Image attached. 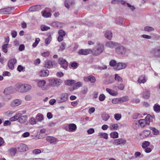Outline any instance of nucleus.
<instances>
[{
  "label": "nucleus",
  "instance_id": "obj_38",
  "mask_svg": "<svg viewBox=\"0 0 160 160\" xmlns=\"http://www.w3.org/2000/svg\"><path fill=\"white\" fill-rule=\"evenodd\" d=\"M99 135L100 136V138H103L105 139H107L108 138V134L104 132H100L99 133Z\"/></svg>",
  "mask_w": 160,
  "mask_h": 160
},
{
  "label": "nucleus",
  "instance_id": "obj_64",
  "mask_svg": "<svg viewBox=\"0 0 160 160\" xmlns=\"http://www.w3.org/2000/svg\"><path fill=\"white\" fill-rule=\"evenodd\" d=\"M126 4H127V6L128 7L130 8V9L132 11H133L135 9V8L133 6L131 5L129 3L126 2Z\"/></svg>",
  "mask_w": 160,
  "mask_h": 160
},
{
  "label": "nucleus",
  "instance_id": "obj_39",
  "mask_svg": "<svg viewBox=\"0 0 160 160\" xmlns=\"http://www.w3.org/2000/svg\"><path fill=\"white\" fill-rule=\"evenodd\" d=\"M150 144V142L148 141H144L142 142V147L143 148H147L149 145Z\"/></svg>",
  "mask_w": 160,
  "mask_h": 160
},
{
  "label": "nucleus",
  "instance_id": "obj_35",
  "mask_svg": "<svg viewBox=\"0 0 160 160\" xmlns=\"http://www.w3.org/2000/svg\"><path fill=\"white\" fill-rule=\"evenodd\" d=\"M46 83V82L45 80H41L38 82L37 85L39 87L42 88L45 85Z\"/></svg>",
  "mask_w": 160,
  "mask_h": 160
},
{
  "label": "nucleus",
  "instance_id": "obj_26",
  "mask_svg": "<svg viewBox=\"0 0 160 160\" xmlns=\"http://www.w3.org/2000/svg\"><path fill=\"white\" fill-rule=\"evenodd\" d=\"M68 128L70 131L73 132L76 130L77 126L74 123L70 124L68 126Z\"/></svg>",
  "mask_w": 160,
  "mask_h": 160
},
{
  "label": "nucleus",
  "instance_id": "obj_50",
  "mask_svg": "<svg viewBox=\"0 0 160 160\" xmlns=\"http://www.w3.org/2000/svg\"><path fill=\"white\" fill-rule=\"evenodd\" d=\"M118 128V125L117 124H114L111 126L110 128L112 130H117Z\"/></svg>",
  "mask_w": 160,
  "mask_h": 160
},
{
  "label": "nucleus",
  "instance_id": "obj_17",
  "mask_svg": "<svg viewBox=\"0 0 160 160\" xmlns=\"http://www.w3.org/2000/svg\"><path fill=\"white\" fill-rule=\"evenodd\" d=\"M20 117H19L18 119V122L21 123H24L27 120L28 117L26 115L22 116L21 113Z\"/></svg>",
  "mask_w": 160,
  "mask_h": 160
},
{
  "label": "nucleus",
  "instance_id": "obj_33",
  "mask_svg": "<svg viewBox=\"0 0 160 160\" xmlns=\"http://www.w3.org/2000/svg\"><path fill=\"white\" fill-rule=\"evenodd\" d=\"M42 16L45 18H48L51 16V14L50 12H46V11L41 12Z\"/></svg>",
  "mask_w": 160,
  "mask_h": 160
},
{
  "label": "nucleus",
  "instance_id": "obj_47",
  "mask_svg": "<svg viewBox=\"0 0 160 160\" xmlns=\"http://www.w3.org/2000/svg\"><path fill=\"white\" fill-rule=\"evenodd\" d=\"M114 79L118 81V82H122V78L120 77L119 76L118 74H115Z\"/></svg>",
  "mask_w": 160,
  "mask_h": 160
},
{
  "label": "nucleus",
  "instance_id": "obj_37",
  "mask_svg": "<svg viewBox=\"0 0 160 160\" xmlns=\"http://www.w3.org/2000/svg\"><path fill=\"white\" fill-rule=\"evenodd\" d=\"M117 63L116 61L114 59H112L109 62V65L112 67H114L116 66H117Z\"/></svg>",
  "mask_w": 160,
  "mask_h": 160
},
{
  "label": "nucleus",
  "instance_id": "obj_46",
  "mask_svg": "<svg viewBox=\"0 0 160 160\" xmlns=\"http://www.w3.org/2000/svg\"><path fill=\"white\" fill-rule=\"evenodd\" d=\"M120 103H122L127 101L128 100V97L127 96H125L121 98H119Z\"/></svg>",
  "mask_w": 160,
  "mask_h": 160
},
{
  "label": "nucleus",
  "instance_id": "obj_22",
  "mask_svg": "<svg viewBox=\"0 0 160 160\" xmlns=\"http://www.w3.org/2000/svg\"><path fill=\"white\" fill-rule=\"evenodd\" d=\"M49 73V71H40L38 75L41 77H46L48 76Z\"/></svg>",
  "mask_w": 160,
  "mask_h": 160
},
{
  "label": "nucleus",
  "instance_id": "obj_41",
  "mask_svg": "<svg viewBox=\"0 0 160 160\" xmlns=\"http://www.w3.org/2000/svg\"><path fill=\"white\" fill-rule=\"evenodd\" d=\"M110 116L108 114L106 113H103L102 115V119L105 121H107L109 118Z\"/></svg>",
  "mask_w": 160,
  "mask_h": 160
},
{
  "label": "nucleus",
  "instance_id": "obj_6",
  "mask_svg": "<svg viewBox=\"0 0 160 160\" xmlns=\"http://www.w3.org/2000/svg\"><path fill=\"white\" fill-rule=\"evenodd\" d=\"M116 48V52L118 55H124L126 52V49L122 45H118Z\"/></svg>",
  "mask_w": 160,
  "mask_h": 160
},
{
  "label": "nucleus",
  "instance_id": "obj_49",
  "mask_svg": "<svg viewBox=\"0 0 160 160\" xmlns=\"http://www.w3.org/2000/svg\"><path fill=\"white\" fill-rule=\"evenodd\" d=\"M41 30L42 31H45L48 30L50 29V28L45 25H42L41 26Z\"/></svg>",
  "mask_w": 160,
  "mask_h": 160
},
{
  "label": "nucleus",
  "instance_id": "obj_10",
  "mask_svg": "<svg viewBox=\"0 0 160 160\" xmlns=\"http://www.w3.org/2000/svg\"><path fill=\"white\" fill-rule=\"evenodd\" d=\"M92 50L90 49H81L78 51V53L81 55H87L92 53Z\"/></svg>",
  "mask_w": 160,
  "mask_h": 160
},
{
  "label": "nucleus",
  "instance_id": "obj_8",
  "mask_svg": "<svg viewBox=\"0 0 160 160\" xmlns=\"http://www.w3.org/2000/svg\"><path fill=\"white\" fill-rule=\"evenodd\" d=\"M58 62L60 65L61 67L64 69H67L68 66V62L64 59L62 58H60L58 59Z\"/></svg>",
  "mask_w": 160,
  "mask_h": 160
},
{
  "label": "nucleus",
  "instance_id": "obj_53",
  "mask_svg": "<svg viewBox=\"0 0 160 160\" xmlns=\"http://www.w3.org/2000/svg\"><path fill=\"white\" fill-rule=\"evenodd\" d=\"M40 39L38 38H36L35 39V42L33 44L32 46L34 47H35L38 44L40 41Z\"/></svg>",
  "mask_w": 160,
  "mask_h": 160
},
{
  "label": "nucleus",
  "instance_id": "obj_62",
  "mask_svg": "<svg viewBox=\"0 0 160 160\" xmlns=\"http://www.w3.org/2000/svg\"><path fill=\"white\" fill-rule=\"evenodd\" d=\"M49 54L50 53L48 51L42 53L41 54V55L44 57H48Z\"/></svg>",
  "mask_w": 160,
  "mask_h": 160
},
{
  "label": "nucleus",
  "instance_id": "obj_5",
  "mask_svg": "<svg viewBox=\"0 0 160 160\" xmlns=\"http://www.w3.org/2000/svg\"><path fill=\"white\" fill-rule=\"evenodd\" d=\"M150 53L153 57L160 58V46L152 48Z\"/></svg>",
  "mask_w": 160,
  "mask_h": 160
},
{
  "label": "nucleus",
  "instance_id": "obj_2",
  "mask_svg": "<svg viewBox=\"0 0 160 160\" xmlns=\"http://www.w3.org/2000/svg\"><path fill=\"white\" fill-rule=\"evenodd\" d=\"M48 81V85L52 87H58L62 82V81L61 79L56 78H51Z\"/></svg>",
  "mask_w": 160,
  "mask_h": 160
},
{
  "label": "nucleus",
  "instance_id": "obj_52",
  "mask_svg": "<svg viewBox=\"0 0 160 160\" xmlns=\"http://www.w3.org/2000/svg\"><path fill=\"white\" fill-rule=\"evenodd\" d=\"M66 46V44L65 42H62L61 45L60 46V50L62 51H63L65 49Z\"/></svg>",
  "mask_w": 160,
  "mask_h": 160
},
{
  "label": "nucleus",
  "instance_id": "obj_20",
  "mask_svg": "<svg viewBox=\"0 0 160 160\" xmlns=\"http://www.w3.org/2000/svg\"><path fill=\"white\" fill-rule=\"evenodd\" d=\"M22 101L20 99H16L13 100L12 102L11 105L12 107H15L20 105Z\"/></svg>",
  "mask_w": 160,
  "mask_h": 160
},
{
  "label": "nucleus",
  "instance_id": "obj_19",
  "mask_svg": "<svg viewBox=\"0 0 160 160\" xmlns=\"http://www.w3.org/2000/svg\"><path fill=\"white\" fill-rule=\"evenodd\" d=\"M127 67V64L124 63L119 62L117 63V69L118 70L124 69Z\"/></svg>",
  "mask_w": 160,
  "mask_h": 160
},
{
  "label": "nucleus",
  "instance_id": "obj_12",
  "mask_svg": "<svg viewBox=\"0 0 160 160\" xmlns=\"http://www.w3.org/2000/svg\"><path fill=\"white\" fill-rule=\"evenodd\" d=\"M12 8H13V7H8L4 8L0 10V13L2 14H8L11 12Z\"/></svg>",
  "mask_w": 160,
  "mask_h": 160
},
{
  "label": "nucleus",
  "instance_id": "obj_32",
  "mask_svg": "<svg viewBox=\"0 0 160 160\" xmlns=\"http://www.w3.org/2000/svg\"><path fill=\"white\" fill-rule=\"evenodd\" d=\"M105 37L109 40L112 39V33L111 31H107L105 33Z\"/></svg>",
  "mask_w": 160,
  "mask_h": 160
},
{
  "label": "nucleus",
  "instance_id": "obj_27",
  "mask_svg": "<svg viewBox=\"0 0 160 160\" xmlns=\"http://www.w3.org/2000/svg\"><path fill=\"white\" fill-rule=\"evenodd\" d=\"M151 115L149 114H148L145 118V120H146V124L149 125L150 122H152L153 120L151 119Z\"/></svg>",
  "mask_w": 160,
  "mask_h": 160
},
{
  "label": "nucleus",
  "instance_id": "obj_42",
  "mask_svg": "<svg viewBox=\"0 0 160 160\" xmlns=\"http://www.w3.org/2000/svg\"><path fill=\"white\" fill-rule=\"evenodd\" d=\"M11 154L14 155L17 152V149L16 148H12L9 150Z\"/></svg>",
  "mask_w": 160,
  "mask_h": 160
},
{
  "label": "nucleus",
  "instance_id": "obj_16",
  "mask_svg": "<svg viewBox=\"0 0 160 160\" xmlns=\"http://www.w3.org/2000/svg\"><path fill=\"white\" fill-rule=\"evenodd\" d=\"M46 140L50 143L53 144H55L58 141L57 138L51 136L48 137H47Z\"/></svg>",
  "mask_w": 160,
  "mask_h": 160
},
{
  "label": "nucleus",
  "instance_id": "obj_60",
  "mask_svg": "<svg viewBox=\"0 0 160 160\" xmlns=\"http://www.w3.org/2000/svg\"><path fill=\"white\" fill-rule=\"evenodd\" d=\"M8 64L10 69L12 70L14 68V64H12V62H10L8 61Z\"/></svg>",
  "mask_w": 160,
  "mask_h": 160
},
{
  "label": "nucleus",
  "instance_id": "obj_24",
  "mask_svg": "<svg viewBox=\"0 0 160 160\" xmlns=\"http://www.w3.org/2000/svg\"><path fill=\"white\" fill-rule=\"evenodd\" d=\"M138 81L139 83H145L146 82V80L145 79V75H143L140 76Z\"/></svg>",
  "mask_w": 160,
  "mask_h": 160
},
{
  "label": "nucleus",
  "instance_id": "obj_31",
  "mask_svg": "<svg viewBox=\"0 0 160 160\" xmlns=\"http://www.w3.org/2000/svg\"><path fill=\"white\" fill-rule=\"evenodd\" d=\"M110 134L111 138H116L118 137V133L116 132H112Z\"/></svg>",
  "mask_w": 160,
  "mask_h": 160
},
{
  "label": "nucleus",
  "instance_id": "obj_58",
  "mask_svg": "<svg viewBox=\"0 0 160 160\" xmlns=\"http://www.w3.org/2000/svg\"><path fill=\"white\" fill-rule=\"evenodd\" d=\"M65 84L67 86H72L71 80H67L65 81Z\"/></svg>",
  "mask_w": 160,
  "mask_h": 160
},
{
  "label": "nucleus",
  "instance_id": "obj_43",
  "mask_svg": "<svg viewBox=\"0 0 160 160\" xmlns=\"http://www.w3.org/2000/svg\"><path fill=\"white\" fill-rule=\"evenodd\" d=\"M154 30V29L153 28L149 26L145 27L144 28V30L147 32L153 31Z\"/></svg>",
  "mask_w": 160,
  "mask_h": 160
},
{
  "label": "nucleus",
  "instance_id": "obj_34",
  "mask_svg": "<svg viewBox=\"0 0 160 160\" xmlns=\"http://www.w3.org/2000/svg\"><path fill=\"white\" fill-rule=\"evenodd\" d=\"M36 119L38 121H41L43 119V117L42 114L40 113L38 114L36 117Z\"/></svg>",
  "mask_w": 160,
  "mask_h": 160
},
{
  "label": "nucleus",
  "instance_id": "obj_28",
  "mask_svg": "<svg viewBox=\"0 0 160 160\" xmlns=\"http://www.w3.org/2000/svg\"><path fill=\"white\" fill-rule=\"evenodd\" d=\"M153 109L156 112H160V105L158 103L155 104L153 106Z\"/></svg>",
  "mask_w": 160,
  "mask_h": 160
},
{
  "label": "nucleus",
  "instance_id": "obj_44",
  "mask_svg": "<svg viewBox=\"0 0 160 160\" xmlns=\"http://www.w3.org/2000/svg\"><path fill=\"white\" fill-rule=\"evenodd\" d=\"M8 44H5L2 47V50L5 53H7L8 52Z\"/></svg>",
  "mask_w": 160,
  "mask_h": 160
},
{
  "label": "nucleus",
  "instance_id": "obj_9",
  "mask_svg": "<svg viewBox=\"0 0 160 160\" xmlns=\"http://www.w3.org/2000/svg\"><path fill=\"white\" fill-rule=\"evenodd\" d=\"M16 147L17 149L20 152H25L28 149L27 146L26 145L21 143L17 144Z\"/></svg>",
  "mask_w": 160,
  "mask_h": 160
},
{
  "label": "nucleus",
  "instance_id": "obj_25",
  "mask_svg": "<svg viewBox=\"0 0 160 160\" xmlns=\"http://www.w3.org/2000/svg\"><path fill=\"white\" fill-rule=\"evenodd\" d=\"M111 3L114 4H118L121 3L123 5H125L126 2L123 0H113L112 1Z\"/></svg>",
  "mask_w": 160,
  "mask_h": 160
},
{
  "label": "nucleus",
  "instance_id": "obj_48",
  "mask_svg": "<svg viewBox=\"0 0 160 160\" xmlns=\"http://www.w3.org/2000/svg\"><path fill=\"white\" fill-rule=\"evenodd\" d=\"M138 122L141 126L144 127L145 126V123L146 124V120L144 119H140L139 120Z\"/></svg>",
  "mask_w": 160,
  "mask_h": 160
},
{
  "label": "nucleus",
  "instance_id": "obj_7",
  "mask_svg": "<svg viewBox=\"0 0 160 160\" xmlns=\"http://www.w3.org/2000/svg\"><path fill=\"white\" fill-rule=\"evenodd\" d=\"M68 98V95L67 93H62L57 98V100L58 103H62L66 101Z\"/></svg>",
  "mask_w": 160,
  "mask_h": 160
},
{
  "label": "nucleus",
  "instance_id": "obj_18",
  "mask_svg": "<svg viewBox=\"0 0 160 160\" xmlns=\"http://www.w3.org/2000/svg\"><path fill=\"white\" fill-rule=\"evenodd\" d=\"M41 9V6L40 5H37L31 7L29 8V10L31 12L38 11Z\"/></svg>",
  "mask_w": 160,
  "mask_h": 160
},
{
  "label": "nucleus",
  "instance_id": "obj_3",
  "mask_svg": "<svg viewBox=\"0 0 160 160\" xmlns=\"http://www.w3.org/2000/svg\"><path fill=\"white\" fill-rule=\"evenodd\" d=\"M97 45L93 50V53L95 55L97 56L101 54L103 51L104 46L99 42L97 43Z\"/></svg>",
  "mask_w": 160,
  "mask_h": 160
},
{
  "label": "nucleus",
  "instance_id": "obj_40",
  "mask_svg": "<svg viewBox=\"0 0 160 160\" xmlns=\"http://www.w3.org/2000/svg\"><path fill=\"white\" fill-rule=\"evenodd\" d=\"M52 37L50 34H49L48 38L46 39L45 40V45L47 46L50 42L51 41Z\"/></svg>",
  "mask_w": 160,
  "mask_h": 160
},
{
  "label": "nucleus",
  "instance_id": "obj_29",
  "mask_svg": "<svg viewBox=\"0 0 160 160\" xmlns=\"http://www.w3.org/2000/svg\"><path fill=\"white\" fill-rule=\"evenodd\" d=\"M151 132L149 130H145L142 132L141 134L144 136L143 138H145L148 137L150 134Z\"/></svg>",
  "mask_w": 160,
  "mask_h": 160
},
{
  "label": "nucleus",
  "instance_id": "obj_14",
  "mask_svg": "<svg viewBox=\"0 0 160 160\" xmlns=\"http://www.w3.org/2000/svg\"><path fill=\"white\" fill-rule=\"evenodd\" d=\"M75 3L74 0H65L64 4L65 7L68 9L70 8V6L73 5Z\"/></svg>",
  "mask_w": 160,
  "mask_h": 160
},
{
  "label": "nucleus",
  "instance_id": "obj_13",
  "mask_svg": "<svg viewBox=\"0 0 160 160\" xmlns=\"http://www.w3.org/2000/svg\"><path fill=\"white\" fill-rule=\"evenodd\" d=\"M142 98L145 99H148L150 96V91L148 89H145L143 90L142 93Z\"/></svg>",
  "mask_w": 160,
  "mask_h": 160
},
{
  "label": "nucleus",
  "instance_id": "obj_1",
  "mask_svg": "<svg viewBox=\"0 0 160 160\" xmlns=\"http://www.w3.org/2000/svg\"><path fill=\"white\" fill-rule=\"evenodd\" d=\"M16 90L19 92H24L29 91L31 89V86L28 84H23L18 83L16 84Z\"/></svg>",
  "mask_w": 160,
  "mask_h": 160
},
{
  "label": "nucleus",
  "instance_id": "obj_63",
  "mask_svg": "<svg viewBox=\"0 0 160 160\" xmlns=\"http://www.w3.org/2000/svg\"><path fill=\"white\" fill-rule=\"evenodd\" d=\"M41 152V151L39 149H37L34 150L33 151V153L35 154H38Z\"/></svg>",
  "mask_w": 160,
  "mask_h": 160
},
{
  "label": "nucleus",
  "instance_id": "obj_56",
  "mask_svg": "<svg viewBox=\"0 0 160 160\" xmlns=\"http://www.w3.org/2000/svg\"><path fill=\"white\" fill-rule=\"evenodd\" d=\"M89 81H90L91 83H94L96 80L95 78L92 76H89Z\"/></svg>",
  "mask_w": 160,
  "mask_h": 160
},
{
  "label": "nucleus",
  "instance_id": "obj_57",
  "mask_svg": "<svg viewBox=\"0 0 160 160\" xmlns=\"http://www.w3.org/2000/svg\"><path fill=\"white\" fill-rule=\"evenodd\" d=\"M30 123L32 125H34L36 123V122L35 118L33 117H32L30 119L29 121Z\"/></svg>",
  "mask_w": 160,
  "mask_h": 160
},
{
  "label": "nucleus",
  "instance_id": "obj_55",
  "mask_svg": "<svg viewBox=\"0 0 160 160\" xmlns=\"http://www.w3.org/2000/svg\"><path fill=\"white\" fill-rule=\"evenodd\" d=\"M105 98L106 97L104 94H101L100 95L99 99L100 101H102L105 100Z\"/></svg>",
  "mask_w": 160,
  "mask_h": 160
},
{
  "label": "nucleus",
  "instance_id": "obj_15",
  "mask_svg": "<svg viewBox=\"0 0 160 160\" xmlns=\"http://www.w3.org/2000/svg\"><path fill=\"white\" fill-rule=\"evenodd\" d=\"M118 44V43L117 42L110 41L106 43V46L111 48H113L117 46Z\"/></svg>",
  "mask_w": 160,
  "mask_h": 160
},
{
  "label": "nucleus",
  "instance_id": "obj_61",
  "mask_svg": "<svg viewBox=\"0 0 160 160\" xmlns=\"http://www.w3.org/2000/svg\"><path fill=\"white\" fill-rule=\"evenodd\" d=\"M70 66L74 68V69H75L78 67V64L77 63L74 62L71 63Z\"/></svg>",
  "mask_w": 160,
  "mask_h": 160
},
{
  "label": "nucleus",
  "instance_id": "obj_36",
  "mask_svg": "<svg viewBox=\"0 0 160 160\" xmlns=\"http://www.w3.org/2000/svg\"><path fill=\"white\" fill-rule=\"evenodd\" d=\"M82 83L81 82H78L77 83H75V84L73 85V89H77L78 88L82 86Z\"/></svg>",
  "mask_w": 160,
  "mask_h": 160
},
{
  "label": "nucleus",
  "instance_id": "obj_4",
  "mask_svg": "<svg viewBox=\"0 0 160 160\" xmlns=\"http://www.w3.org/2000/svg\"><path fill=\"white\" fill-rule=\"evenodd\" d=\"M44 66L45 67L50 69L57 67L58 63L55 61H51L49 60H47L44 62Z\"/></svg>",
  "mask_w": 160,
  "mask_h": 160
},
{
  "label": "nucleus",
  "instance_id": "obj_21",
  "mask_svg": "<svg viewBox=\"0 0 160 160\" xmlns=\"http://www.w3.org/2000/svg\"><path fill=\"white\" fill-rule=\"evenodd\" d=\"M14 88L12 87H8L6 88L4 91V93L6 95H8L13 93L12 90Z\"/></svg>",
  "mask_w": 160,
  "mask_h": 160
},
{
  "label": "nucleus",
  "instance_id": "obj_30",
  "mask_svg": "<svg viewBox=\"0 0 160 160\" xmlns=\"http://www.w3.org/2000/svg\"><path fill=\"white\" fill-rule=\"evenodd\" d=\"M20 113H17L14 116L11 117L10 118V120L11 121H15L17 120L18 121V118L19 117H20Z\"/></svg>",
  "mask_w": 160,
  "mask_h": 160
},
{
  "label": "nucleus",
  "instance_id": "obj_59",
  "mask_svg": "<svg viewBox=\"0 0 160 160\" xmlns=\"http://www.w3.org/2000/svg\"><path fill=\"white\" fill-rule=\"evenodd\" d=\"M59 35H61L62 36L64 37L66 35L65 32L62 30H60L58 32Z\"/></svg>",
  "mask_w": 160,
  "mask_h": 160
},
{
  "label": "nucleus",
  "instance_id": "obj_45",
  "mask_svg": "<svg viewBox=\"0 0 160 160\" xmlns=\"http://www.w3.org/2000/svg\"><path fill=\"white\" fill-rule=\"evenodd\" d=\"M150 129L152 131V133L154 135H157L159 133L158 131L155 128L150 127Z\"/></svg>",
  "mask_w": 160,
  "mask_h": 160
},
{
  "label": "nucleus",
  "instance_id": "obj_11",
  "mask_svg": "<svg viewBox=\"0 0 160 160\" xmlns=\"http://www.w3.org/2000/svg\"><path fill=\"white\" fill-rule=\"evenodd\" d=\"M126 142V141L122 138H119L118 139H116L114 140L113 144L114 145H118L121 144H124Z\"/></svg>",
  "mask_w": 160,
  "mask_h": 160
},
{
  "label": "nucleus",
  "instance_id": "obj_54",
  "mask_svg": "<svg viewBox=\"0 0 160 160\" xmlns=\"http://www.w3.org/2000/svg\"><path fill=\"white\" fill-rule=\"evenodd\" d=\"M112 102L114 104L120 103L119 98H114L112 100Z\"/></svg>",
  "mask_w": 160,
  "mask_h": 160
},
{
  "label": "nucleus",
  "instance_id": "obj_51",
  "mask_svg": "<svg viewBox=\"0 0 160 160\" xmlns=\"http://www.w3.org/2000/svg\"><path fill=\"white\" fill-rule=\"evenodd\" d=\"M114 117L115 119L117 120H119L121 118V115L120 114L116 113L114 114Z\"/></svg>",
  "mask_w": 160,
  "mask_h": 160
},
{
  "label": "nucleus",
  "instance_id": "obj_23",
  "mask_svg": "<svg viewBox=\"0 0 160 160\" xmlns=\"http://www.w3.org/2000/svg\"><path fill=\"white\" fill-rule=\"evenodd\" d=\"M106 90L110 95L113 96H116L118 94V93L117 92H115L109 88H106Z\"/></svg>",
  "mask_w": 160,
  "mask_h": 160
}]
</instances>
